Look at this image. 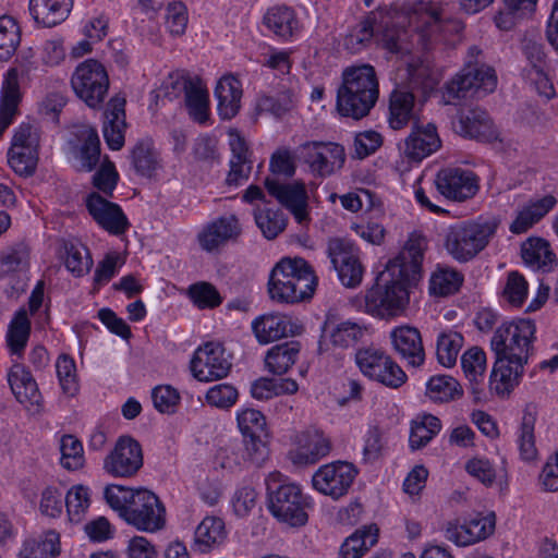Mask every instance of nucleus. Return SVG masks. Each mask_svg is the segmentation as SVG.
<instances>
[{
  "label": "nucleus",
  "mask_w": 558,
  "mask_h": 558,
  "mask_svg": "<svg viewBox=\"0 0 558 558\" xmlns=\"http://www.w3.org/2000/svg\"><path fill=\"white\" fill-rule=\"evenodd\" d=\"M29 265V248L20 242L0 251V279L24 271Z\"/></svg>",
  "instance_id": "nucleus-41"
},
{
  "label": "nucleus",
  "mask_w": 558,
  "mask_h": 558,
  "mask_svg": "<svg viewBox=\"0 0 558 558\" xmlns=\"http://www.w3.org/2000/svg\"><path fill=\"white\" fill-rule=\"evenodd\" d=\"M254 219L263 235L268 240L277 238L287 226L284 214L280 209L267 206L256 208Z\"/></svg>",
  "instance_id": "nucleus-46"
},
{
  "label": "nucleus",
  "mask_w": 558,
  "mask_h": 558,
  "mask_svg": "<svg viewBox=\"0 0 558 558\" xmlns=\"http://www.w3.org/2000/svg\"><path fill=\"white\" fill-rule=\"evenodd\" d=\"M497 225L460 222L451 226L445 238V247L458 262H469L483 251L494 235Z\"/></svg>",
  "instance_id": "nucleus-7"
},
{
  "label": "nucleus",
  "mask_w": 558,
  "mask_h": 558,
  "mask_svg": "<svg viewBox=\"0 0 558 558\" xmlns=\"http://www.w3.org/2000/svg\"><path fill=\"white\" fill-rule=\"evenodd\" d=\"M267 436L253 435L243 439L242 459L245 463L260 466L268 457L265 438Z\"/></svg>",
  "instance_id": "nucleus-62"
},
{
  "label": "nucleus",
  "mask_w": 558,
  "mask_h": 558,
  "mask_svg": "<svg viewBox=\"0 0 558 558\" xmlns=\"http://www.w3.org/2000/svg\"><path fill=\"white\" fill-rule=\"evenodd\" d=\"M21 41V31L16 21L9 16H0V61H8L16 51Z\"/></svg>",
  "instance_id": "nucleus-53"
},
{
  "label": "nucleus",
  "mask_w": 558,
  "mask_h": 558,
  "mask_svg": "<svg viewBox=\"0 0 558 558\" xmlns=\"http://www.w3.org/2000/svg\"><path fill=\"white\" fill-rule=\"evenodd\" d=\"M215 96L218 100L217 110L223 120H230L240 110L242 97L241 83L232 75L222 76L215 88Z\"/></svg>",
  "instance_id": "nucleus-30"
},
{
  "label": "nucleus",
  "mask_w": 558,
  "mask_h": 558,
  "mask_svg": "<svg viewBox=\"0 0 558 558\" xmlns=\"http://www.w3.org/2000/svg\"><path fill=\"white\" fill-rule=\"evenodd\" d=\"M331 449L328 437L318 430H307L299 438V445L291 451L290 457L294 464H314L326 457Z\"/></svg>",
  "instance_id": "nucleus-22"
},
{
  "label": "nucleus",
  "mask_w": 558,
  "mask_h": 558,
  "mask_svg": "<svg viewBox=\"0 0 558 558\" xmlns=\"http://www.w3.org/2000/svg\"><path fill=\"white\" fill-rule=\"evenodd\" d=\"M66 511L72 522H80L89 507L88 489L83 485L73 486L64 498Z\"/></svg>",
  "instance_id": "nucleus-61"
},
{
  "label": "nucleus",
  "mask_w": 558,
  "mask_h": 558,
  "mask_svg": "<svg viewBox=\"0 0 558 558\" xmlns=\"http://www.w3.org/2000/svg\"><path fill=\"white\" fill-rule=\"evenodd\" d=\"M535 332V323L530 318L506 322L495 330L490 340L496 355L490 374V390L504 396L520 384L533 350Z\"/></svg>",
  "instance_id": "nucleus-2"
},
{
  "label": "nucleus",
  "mask_w": 558,
  "mask_h": 558,
  "mask_svg": "<svg viewBox=\"0 0 558 558\" xmlns=\"http://www.w3.org/2000/svg\"><path fill=\"white\" fill-rule=\"evenodd\" d=\"M426 395L435 402H450L463 395L462 386L448 375L433 376L426 384Z\"/></svg>",
  "instance_id": "nucleus-42"
},
{
  "label": "nucleus",
  "mask_w": 558,
  "mask_h": 558,
  "mask_svg": "<svg viewBox=\"0 0 558 558\" xmlns=\"http://www.w3.org/2000/svg\"><path fill=\"white\" fill-rule=\"evenodd\" d=\"M376 21V13L369 12L347 36L345 47L353 52H357L371 43L374 36V25Z\"/></svg>",
  "instance_id": "nucleus-58"
},
{
  "label": "nucleus",
  "mask_w": 558,
  "mask_h": 558,
  "mask_svg": "<svg viewBox=\"0 0 558 558\" xmlns=\"http://www.w3.org/2000/svg\"><path fill=\"white\" fill-rule=\"evenodd\" d=\"M300 153L311 171L320 177L332 174L345 161L344 148L330 142H306L300 146Z\"/></svg>",
  "instance_id": "nucleus-13"
},
{
  "label": "nucleus",
  "mask_w": 558,
  "mask_h": 558,
  "mask_svg": "<svg viewBox=\"0 0 558 558\" xmlns=\"http://www.w3.org/2000/svg\"><path fill=\"white\" fill-rule=\"evenodd\" d=\"M316 286L317 277L304 258L284 257L270 272L268 293L272 301L294 304L310 300Z\"/></svg>",
  "instance_id": "nucleus-3"
},
{
  "label": "nucleus",
  "mask_w": 558,
  "mask_h": 558,
  "mask_svg": "<svg viewBox=\"0 0 558 558\" xmlns=\"http://www.w3.org/2000/svg\"><path fill=\"white\" fill-rule=\"evenodd\" d=\"M378 362L373 371L375 374L369 375L368 378L377 380L389 388H399L405 383V373L388 354L383 352Z\"/></svg>",
  "instance_id": "nucleus-49"
},
{
  "label": "nucleus",
  "mask_w": 558,
  "mask_h": 558,
  "mask_svg": "<svg viewBox=\"0 0 558 558\" xmlns=\"http://www.w3.org/2000/svg\"><path fill=\"white\" fill-rule=\"evenodd\" d=\"M73 0H29V13L36 23L53 27L66 20Z\"/></svg>",
  "instance_id": "nucleus-29"
},
{
  "label": "nucleus",
  "mask_w": 558,
  "mask_h": 558,
  "mask_svg": "<svg viewBox=\"0 0 558 558\" xmlns=\"http://www.w3.org/2000/svg\"><path fill=\"white\" fill-rule=\"evenodd\" d=\"M328 256L344 287L360 286L364 268L360 262L357 250L350 242L341 239L331 240L328 244Z\"/></svg>",
  "instance_id": "nucleus-14"
},
{
  "label": "nucleus",
  "mask_w": 558,
  "mask_h": 558,
  "mask_svg": "<svg viewBox=\"0 0 558 558\" xmlns=\"http://www.w3.org/2000/svg\"><path fill=\"white\" fill-rule=\"evenodd\" d=\"M263 22L270 32L283 39L292 37L299 29V21L294 11L286 5H276L268 9Z\"/></svg>",
  "instance_id": "nucleus-36"
},
{
  "label": "nucleus",
  "mask_w": 558,
  "mask_h": 558,
  "mask_svg": "<svg viewBox=\"0 0 558 558\" xmlns=\"http://www.w3.org/2000/svg\"><path fill=\"white\" fill-rule=\"evenodd\" d=\"M495 512L476 513L463 524L448 522L445 527V537L458 546H469L489 537L495 532Z\"/></svg>",
  "instance_id": "nucleus-16"
},
{
  "label": "nucleus",
  "mask_w": 558,
  "mask_h": 558,
  "mask_svg": "<svg viewBox=\"0 0 558 558\" xmlns=\"http://www.w3.org/2000/svg\"><path fill=\"white\" fill-rule=\"evenodd\" d=\"M390 338L396 352L410 365L423 364L425 352L418 329L412 326H399L391 331Z\"/></svg>",
  "instance_id": "nucleus-23"
},
{
  "label": "nucleus",
  "mask_w": 558,
  "mask_h": 558,
  "mask_svg": "<svg viewBox=\"0 0 558 558\" xmlns=\"http://www.w3.org/2000/svg\"><path fill=\"white\" fill-rule=\"evenodd\" d=\"M76 96L88 107L96 108L104 102L109 88L106 68L95 59L80 63L71 77Z\"/></svg>",
  "instance_id": "nucleus-8"
},
{
  "label": "nucleus",
  "mask_w": 558,
  "mask_h": 558,
  "mask_svg": "<svg viewBox=\"0 0 558 558\" xmlns=\"http://www.w3.org/2000/svg\"><path fill=\"white\" fill-rule=\"evenodd\" d=\"M125 99L113 97L107 105L104 113V137L110 149L119 150L124 145L125 123Z\"/></svg>",
  "instance_id": "nucleus-25"
},
{
  "label": "nucleus",
  "mask_w": 558,
  "mask_h": 558,
  "mask_svg": "<svg viewBox=\"0 0 558 558\" xmlns=\"http://www.w3.org/2000/svg\"><path fill=\"white\" fill-rule=\"evenodd\" d=\"M378 362L373 371L375 374L369 375L368 378L377 380L389 388H399L405 383V373L388 354L383 352Z\"/></svg>",
  "instance_id": "nucleus-48"
},
{
  "label": "nucleus",
  "mask_w": 558,
  "mask_h": 558,
  "mask_svg": "<svg viewBox=\"0 0 558 558\" xmlns=\"http://www.w3.org/2000/svg\"><path fill=\"white\" fill-rule=\"evenodd\" d=\"M185 105L195 121L203 123L208 119V92L201 78L194 77L191 88L185 94Z\"/></svg>",
  "instance_id": "nucleus-50"
},
{
  "label": "nucleus",
  "mask_w": 558,
  "mask_h": 558,
  "mask_svg": "<svg viewBox=\"0 0 558 558\" xmlns=\"http://www.w3.org/2000/svg\"><path fill=\"white\" fill-rule=\"evenodd\" d=\"M463 282V276L451 268L439 267L430 277L429 291L434 295L447 296L456 293Z\"/></svg>",
  "instance_id": "nucleus-51"
},
{
  "label": "nucleus",
  "mask_w": 558,
  "mask_h": 558,
  "mask_svg": "<svg viewBox=\"0 0 558 558\" xmlns=\"http://www.w3.org/2000/svg\"><path fill=\"white\" fill-rule=\"evenodd\" d=\"M124 520L137 530L156 532L165 525V508L154 493L136 489Z\"/></svg>",
  "instance_id": "nucleus-9"
},
{
  "label": "nucleus",
  "mask_w": 558,
  "mask_h": 558,
  "mask_svg": "<svg viewBox=\"0 0 558 558\" xmlns=\"http://www.w3.org/2000/svg\"><path fill=\"white\" fill-rule=\"evenodd\" d=\"M440 147V140L434 124L413 126L404 142V155L414 161H421Z\"/></svg>",
  "instance_id": "nucleus-26"
},
{
  "label": "nucleus",
  "mask_w": 558,
  "mask_h": 558,
  "mask_svg": "<svg viewBox=\"0 0 558 558\" xmlns=\"http://www.w3.org/2000/svg\"><path fill=\"white\" fill-rule=\"evenodd\" d=\"M378 362L373 371L375 374L369 375L368 378L377 380L389 388H399L405 383V373L388 354L383 352Z\"/></svg>",
  "instance_id": "nucleus-47"
},
{
  "label": "nucleus",
  "mask_w": 558,
  "mask_h": 558,
  "mask_svg": "<svg viewBox=\"0 0 558 558\" xmlns=\"http://www.w3.org/2000/svg\"><path fill=\"white\" fill-rule=\"evenodd\" d=\"M535 415L525 411L522 417L520 434L518 438L520 456L525 461H532L536 458L537 449L535 447L534 425Z\"/></svg>",
  "instance_id": "nucleus-57"
},
{
  "label": "nucleus",
  "mask_w": 558,
  "mask_h": 558,
  "mask_svg": "<svg viewBox=\"0 0 558 558\" xmlns=\"http://www.w3.org/2000/svg\"><path fill=\"white\" fill-rule=\"evenodd\" d=\"M265 185L268 193L289 209L300 225L308 221L307 193L303 183H280L275 179L267 178Z\"/></svg>",
  "instance_id": "nucleus-17"
},
{
  "label": "nucleus",
  "mask_w": 558,
  "mask_h": 558,
  "mask_svg": "<svg viewBox=\"0 0 558 558\" xmlns=\"http://www.w3.org/2000/svg\"><path fill=\"white\" fill-rule=\"evenodd\" d=\"M456 128L459 134L481 142H493L498 138V132L490 117L481 108L461 112Z\"/></svg>",
  "instance_id": "nucleus-21"
},
{
  "label": "nucleus",
  "mask_w": 558,
  "mask_h": 558,
  "mask_svg": "<svg viewBox=\"0 0 558 558\" xmlns=\"http://www.w3.org/2000/svg\"><path fill=\"white\" fill-rule=\"evenodd\" d=\"M461 365L469 381L468 389L472 393L474 402H481L485 397L486 353L483 349L473 347L462 354Z\"/></svg>",
  "instance_id": "nucleus-24"
},
{
  "label": "nucleus",
  "mask_w": 558,
  "mask_h": 558,
  "mask_svg": "<svg viewBox=\"0 0 558 558\" xmlns=\"http://www.w3.org/2000/svg\"><path fill=\"white\" fill-rule=\"evenodd\" d=\"M60 554V535L56 531H47L39 538L26 539L17 558H56Z\"/></svg>",
  "instance_id": "nucleus-39"
},
{
  "label": "nucleus",
  "mask_w": 558,
  "mask_h": 558,
  "mask_svg": "<svg viewBox=\"0 0 558 558\" xmlns=\"http://www.w3.org/2000/svg\"><path fill=\"white\" fill-rule=\"evenodd\" d=\"M379 96L375 69L369 64L347 68L337 92V109L341 116L359 120L367 116Z\"/></svg>",
  "instance_id": "nucleus-4"
},
{
  "label": "nucleus",
  "mask_w": 558,
  "mask_h": 558,
  "mask_svg": "<svg viewBox=\"0 0 558 558\" xmlns=\"http://www.w3.org/2000/svg\"><path fill=\"white\" fill-rule=\"evenodd\" d=\"M424 240L411 236L399 255L389 260L380 279L365 295L366 312L380 318L399 316L409 303L407 287L418 280L422 269Z\"/></svg>",
  "instance_id": "nucleus-1"
},
{
  "label": "nucleus",
  "mask_w": 558,
  "mask_h": 558,
  "mask_svg": "<svg viewBox=\"0 0 558 558\" xmlns=\"http://www.w3.org/2000/svg\"><path fill=\"white\" fill-rule=\"evenodd\" d=\"M521 256L525 264L544 272L550 271L556 263V256L550 250L549 243L539 238H530L523 242Z\"/></svg>",
  "instance_id": "nucleus-38"
},
{
  "label": "nucleus",
  "mask_w": 558,
  "mask_h": 558,
  "mask_svg": "<svg viewBox=\"0 0 558 558\" xmlns=\"http://www.w3.org/2000/svg\"><path fill=\"white\" fill-rule=\"evenodd\" d=\"M357 470L349 462L337 461L322 465L313 475V487L333 499L348 494Z\"/></svg>",
  "instance_id": "nucleus-10"
},
{
  "label": "nucleus",
  "mask_w": 558,
  "mask_h": 558,
  "mask_svg": "<svg viewBox=\"0 0 558 558\" xmlns=\"http://www.w3.org/2000/svg\"><path fill=\"white\" fill-rule=\"evenodd\" d=\"M20 100L16 70H9L1 88L0 137L12 123Z\"/></svg>",
  "instance_id": "nucleus-33"
},
{
  "label": "nucleus",
  "mask_w": 558,
  "mask_h": 558,
  "mask_svg": "<svg viewBox=\"0 0 558 558\" xmlns=\"http://www.w3.org/2000/svg\"><path fill=\"white\" fill-rule=\"evenodd\" d=\"M301 350V343L296 340H290L274 345L268 350L265 364L267 369L275 375L287 373L296 362Z\"/></svg>",
  "instance_id": "nucleus-35"
},
{
  "label": "nucleus",
  "mask_w": 558,
  "mask_h": 558,
  "mask_svg": "<svg viewBox=\"0 0 558 558\" xmlns=\"http://www.w3.org/2000/svg\"><path fill=\"white\" fill-rule=\"evenodd\" d=\"M267 507L280 522L290 526H303L308 520L310 499L295 484L287 482L279 472L270 473L266 480Z\"/></svg>",
  "instance_id": "nucleus-5"
},
{
  "label": "nucleus",
  "mask_w": 558,
  "mask_h": 558,
  "mask_svg": "<svg viewBox=\"0 0 558 558\" xmlns=\"http://www.w3.org/2000/svg\"><path fill=\"white\" fill-rule=\"evenodd\" d=\"M61 464L68 470H78L84 465L82 442L73 435H64L60 441Z\"/></svg>",
  "instance_id": "nucleus-59"
},
{
  "label": "nucleus",
  "mask_w": 558,
  "mask_h": 558,
  "mask_svg": "<svg viewBox=\"0 0 558 558\" xmlns=\"http://www.w3.org/2000/svg\"><path fill=\"white\" fill-rule=\"evenodd\" d=\"M441 429L440 420L425 414L412 422L409 445L412 450L425 447Z\"/></svg>",
  "instance_id": "nucleus-43"
},
{
  "label": "nucleus",
  "mask_w": 558,
  "mask_h": 558,
  "mask_svg": "<svg viewBox=\"0 0 558 558\" xmlns=\"http://www.w3.org/2000/svg\"><path fill=\"white\" fill-rule=\"evenodd\" d=\"M142 466V447L130 436H121L104 461V469L114 477H132Z\"/></svg>",
  "instance_id": "nucleus-11"
},
{
  "label": "nucleus",
  "mask_w": 558,
  "mask_h": 558,
  "mask_svg": "<svg viewBox=\"0 0 558 558\" xmlns=\"http://www.w3.org/2000/svg\"><path fill=\"white\" fill-rule=\"evenodd\" d=\"M194 82V77H191L184 72H174L163 81L161 86L156 92V99H168L173 100L179 98L182 94H186L189 88Z\"/></svg>",
  "instance_id": "nucleus-56"
},
{
  "label": "nucleus",
  "mask_w": 558,
  "mask_h": 558,
  "mask_svg": "<svg viewBox=\"0 0 558 558\" xmlns=\"http://www.w3.org/2000/svg\"><path fill=\"white\" fill-rule=\"evenodd\" d=\"M238 425L243 436L262 435L267 436L266 418L264 414L255 409H245L238 414Z\"/></svg>",
  "instance_id": "nucleus-64"
},
{
  "label": "nucleus",
  "mask_w": 558,
  "mask_h": 558,
  "mask_svg": "<svg viewBox=\"0 0 558 558\" xmlns=\"http://www.w3.org/2000/svg\"><path fill=\"white\" fill-rule=\"evenodd\" d=\"M463 345V337L460 332L449 330L442 332L437 339V359L446 367L454 365L458 354Z\"/></svg>",
  "instance_id": "nucleus-54"
},
{
  "label": "nucleus",
  "mask_w": 558,
  "mask_h": 558,
  "mask_svg": "<svg viewBox=\"0 0 558 558\" xmlns=\"http://www.w3.org/2000/svg\"><path fill=\"white\" fill-rule=\"evenodd\" d=\"M557 204L554 195H545L542 198L531 201L517 215L510 225V231L514 234L526 232L541 219H543Z\"/></svg>",
  "instance_id": "nucleus-31"
},
{
  "label": "nucleus",
  "mask_w": 558,
  "mask_h": 558,
  "mask_svg": "<svg viewBox=\"0 0 558 558\" xmlns=\"http://www.w3.org/2000/svg\"><path fill=\"white\" fill-rule=\"evenodd\" d=\"M366 333V327L357 323L347 320L333 327L327 323L322 327L318 342V353H329L332 347L347 349L362 341Z\"/></svg>",
  "instance_id": "nucleus-20"
},
{
  "label": "nucleus",
  "mask_w": 558,
  "mask_h": 558,
  "mask_svg": "<svg viewBox=\"0 0 558 558\" xmlns=\"http://www.w3.org/2000/svg\"><path fill=\"white\" fill-rule=\"evenodd\" d=\"M450 25V22L445 23L440 20L438 12L433 11L428 16V21L415 34L416 44L423 50H429L435 43L440 40V33L449 28Z\"/></svg>",
  "instance_id": "nucleus-55"
},
{
  "label": "nucleus",
  "mask_w": 558,
  "mask_h": 558,
  "mask_svg": "<svg viewBox=\"0 0 558 558\" xmlns=\"http://www.w3.org/2000/svg\"><path fill=\"white\" fill-rule=\"evenodd\" d=\"M225 522L218 517H205L194 533L195 546L202 553L220 545L226 539Z\"/></svg>",
  "instance_id": "nucleus-37"
},
{
  "label": "nucleus",
  "mask_w": 558,
  "mask_h": 558,
  "mask_svg": "<svg viewBox=\"0 0 558 558\" xmlns=\"http://www.w3.org/2000/svg\"><path fill=\"white\" fill-rule=\"evenodd\" d=\"M189 295L198 308H214L222 302L218 290L208 282L192 284L189 288Z\"/></svg>",
  "instance_id": "nucleus-63"
},
{
  "label": "nucleus",
  "mask_w": 558,
  "mask_h": 558,
  "mask_svg": "<svg viewBox=\"0 0 558 558\" xmlns=\"http://www.w3.org/2000/svg\"><path fill=\"white\" fill-rule=\"evenodd\" d=\"M378 529L374 525L364 526L350 535L340 547L341 558H361L377 543Z\"/></svg>",
  "instance_id": "nucleus-40"
},
{
  "label": "nucleus",
  "mask_w": 558,
  "mask_h": 558,
  "mask_svg": "<svg viewBox=\"0 0 558 558\" xmlns=\"http://www.w3.org/2000/svg\"><path fill=\"white\" fill-rule=\"evenodd\" d=\"M56 369L62 391L68 396H74L78 391V383L73 357L61 354L57 360Z\"/></svg>",
  "instance_id": "nucleus-60"
},
{
  "label": "nucleus",
  "mask_w": 558,
  "mask_h": 558,
  "mask_svg": "<svg viewBox=\"0 0 558 558\" xmlns=\"http://www.w3.org/2000/svg\"><path fill=\"white\" fill-rule=\"evenodd\" d=\"M415 97L412 92L396 88L389 96L388 124L392 130L405 128L414 119Z\"/></svg>",
  "instance_id": "nucleus-32"
},
{
  "label": "nucleus",
  "mask_w": 558,
  "mask_h": 558,
  "mask_svg": "<svg viewBox=\"0 0 558 558\" xmlns=\"http://www.w3.org/2000/svg\"><path fill=\"white\" fill-rule=\"evenodd\" d=\"M31 322L25 310H20L9 325L7 335L8 347L12 354L20 355L28 341Z\"/></svg>",
  "instance_id": "nucleus-45"
},
{
  "label": "nucleus",
  "mask_w": 558,
  "mask_h": 558,
  "mask_svg": "<svg viewBox=\"0 0 558 558\" xmlns=\"http://www.w3.org/2000/svg\"><path fill=\"white\" fill-rule=\"evenodd\" d=\"M253 332L259 343L266 344L288 336L300 335L302 325L282 314H265L252 323Z\"/></svg>",
  "instance_id": "nucleus-19"
},
{
  "label": "nucleus",
  "mask_w": 558,
  "mask_h": 558,
  "mask_svg": "<svg viewBox=\"0 0 558 558\" xmlns=\"http://www.w3.org/2000/svg\"><path fill=\"white\" fill-rule=\"evenodd\" d=\"M437 192L453 202L472 198L478 191L477 177L471 170L462 168H444L435 178Z\"/></svg>",
  "instance_id": "nucleus-15"
},
{
  "label": "nucleus",
  "mask_w": 558,
  "mask_h": 558,
  "mask_svg": "<svg viewBox=\"0 0 558 558\" xmlns=\"http://www.w3.org/2000/svg\"><path fill=\"white\" fill-rule=\"evenodd\" d=\"M86 207L94 220L111 234L120 235L129 228V221L121 207L92 193L86 198Z\"/></svg>",
  "instance_id": "nucleus-18"
},
{
  "label": "nucleus",
  "mask_w": 558,
  "mask_h": 558,
  "mask_svg": "<svg viewBox=\"0 0 558 558\" xmlns=\"http://www.w3.org/2000/svg\"><path fill=\"white\" fill-rule=\"evenodd\" d=\"M481 52L476 46L469 48L465 66L446 84L445 99L447 104L469 96H484L495 90L497 86L495 70L478 63L477 57Z\"/></svg>",
  "instance_id": "nucleus-6"
},
{
  "label": "nucleus",
  "mask_w": 558,
  "mask_h": 558,
  "mask_svg": "<svg viewBox=\"0 0 558 558\" xmlns=\"http://www.w3.org/2000/svg\"><path fill=\"white\" fill-rule=\"evenodd\" d=\"M8 381L20 403L39 404L40 393L29 372L21 365H14L8 374Z\"/></svg>",
  "instance_id": "nucleus-34"
},
{
  "label": "nucleus",
  "mask_w": 558,
  "mask_h": 558,
  "mask_svg": "<svg viewBox=\"0 0 558 558\" xmlns=\"http://www.w3.org/2000/svg\"><path fill=\"white\" fill-rule=\"evenodd\" d=\"M38 149L11 145L8 151V162L12 170L19 175H32L37 167Z\"/></svg>",
  "instance_id": "nucleus-52"
},
{
  "label": "nucleus",
  "mask_w": 558,
  "mask_h": 558,
  "mask_svg": "<svg viewBox=\"0 0 558 558\" xmlns=\"http://www.w3.org/2000/svg\"><path fill=\"white\" fill-rule=\"evenodd\" d=\"M73 135L80 144L77 159L80 168L92 171L100 159V140L97 130L88 124H77L73 128Z\"/></svg>",
  "instance_id": "nucleus-28"
},
{
  "label": "nucleus",
  "mask_w": 558,
  "mask_h": 558,
  "mask_svg": "<svg viewBox=\"0 0 558 558\" xmlns=\"http://www.w3.org/2000/svg\"><path fill=\"white\" fill-rule=\"evenodd\" d=\"M131 161L142 177L150 178L159 167L157 153L148 138L140 140L131 150Z\"/></svg>",
  "instance_id": "nucleus-44"
},
{
  "label": "nucleus",
  "mask_w": 558,
  "mask_h": 558,
  "mask_svg": "<svg viewBox=\"0 0 558 558\" xmlns=\"http://www.w3.org/2000/svg\"><path fill=\"white\" fill-rule=\"evenodd\" d=\"M241 233L238 218L234 215L220 217L209 223L198 235L201 246L213 252L229 240L236 239Z\"/></svg>",
  "instance_id": "nucleus-27"
},
{
  "label": "nucleus",
  "mask_w": 558,
  "mask_h": 558,
  "mask_svg": "<svg viewBox=\"0 0 558 558\" xmlns=\"http://www.w3.org/2000/svg\"><path fill=\"white\" fill-rule=\"evenodd\" d=\"M231 362L220 343L207 342L199 347L191 361V371L199 381H213L226 377Z\"/></svg>",
  "instance_id": "nucleus-12"
}]
</instances>
